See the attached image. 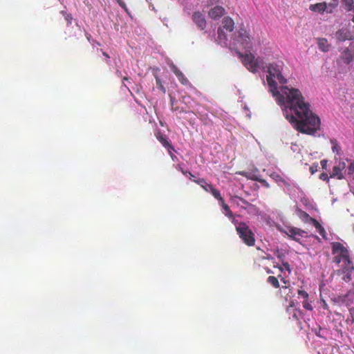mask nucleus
Instances as JSON below:
<instances>
[{
    "instance_id": "f257e3e1",
    "label": "nucleus",
    "mask_w": 354,
    "mask_h": 354,
    "mask_svg": "<svg viewBox=\"0 0 354 354\" xmlns=\"http://www.w3.org/2000/svg\"><path fill=\"white\" fill-rule=\"evenodd\" d=\"M267 82L270 90L278 104L281 106L283 115L292 127L302 133L313 135L320 127V119L310 109V104L304 101L301 91L295 88L281 86L278 90L277 79L280 84L287 80L282 75L281 66L276 64L268 66Z\"/></svg>"
},
{
    "instance_id": "f03ea898",
    "label": "nucleus",
    "mask_w": 354,
    "mask_h": 354,
    "mask_svg": "<svg viewBox=\"0 0 354 354\" xmlns=\"http://www.w3.org/2000/svg\"><path fill=\"white\" fill-rule=\"evenodd\" d=\"M331 250L333 255V262L337 265H339L342 262V265H348L353 263L351 259L350 252L347 248L339 242H332Z\"/></svg>"
},
{
    "instance_id": "7ed1b4c3",
    "label": "nucleus",
    "mask_w": 354,
    "mask_h": 354,
    "mask_svg": "<svg viewBox=\"0 0 354 354\" xmlns=\"http://www.w3.org/2000/svg\"><path fill=\"white\" fill-rule=\"evenodd\" d=\"M236 231L239 238L248 246H254L255 244L254 234L249 226L244 222H240L236 226Z\"/></svg>"
},
{
    "instance_id": "20e7f679",
    "label": "nucleus",
    "mask_w": 354,
    "mask_h": 354,
    "mask_svg": "<svg viewBox=\"0 0 354 354\" xmlns=\"http://www.w3.org/2000/svg\"><path fill=\"white\" fill-rule=\"evenodd\" d=\"M239 55L241 57L243 65L251 72L255 73L257 69L263 65V62L259 58H255L252 53L243 55L239 53Z\"/></svg>"
},
{
    "instance_id": "39448f33",
    "label": "nucleus",
    "mask_w": 354,
    "mask_h": 354,
    "mask_svg": "<svg viewBox=\"0 0 354 354\" xmlns=\"http://www.w3.org/2000/svg\"><path fill=\"white\" fill-rule=\"evenodd\" d=\"M332 301L335 305H344L351 308L350 306L354 303V290H350L344 295H337L332 299Z\"/></svg>"
},
{
    "instance_id": "423d86ee",
    "label": "nucleus",
    "mask_w": 354,
    "mask_h": 354,
    "mask_svg": "<svg viewBox=\"0 0 354 354\" xmlns=\"http://www.w3.org/2000/svg\"><path fill=\"white\" fill-rule=\"evenodd\" d=\"M354 271L353 263L342 265L341 268L337 271L338 274H342V279L345 282H349L352 279V273Z\"/></svg>"
},
{
    "instance_id": "0eeeda50",
    "label": "nucleus",
    "mask_w": 354,
    "mask_h": 354,
    "mask_svg": "<svg viewBox=\"0 0 354 354\" xmlns=\"http://www.w3.org/2000/svg\"><path fill=\"white\" fill-rule=\"evenodd\" d=\"M237 41L244 49H250L252 48L249 34L243 29L239 30Z\"/></svg>"
},
{
    "instance_id": "6e6552de",
    "label": "nucleus",
    "mask_w": 354,
    "mask_h": 354,
    "mask_svg": "<svg viewBox=\"0 0 354 354\" xmlns=\"http://www.w3.org/2000/svg\"><path fill=\"white\" fill-rule=\"evenodd\" d=\"M286 233L290 238L297 242L299 241V237H303L306 234L304 230L295 227L288 228Z\"/></svg>"
},
{
    "instance_id": "1a4fd4ad",
    "label": "nucleus",
    "mask_w": 354,
    "mask_h": 354,
    "mask_svg": "<svg viewBox=\"0 0 354 354\" xmlns=\"http://www.w3.org/2000/svg\"><path fill=\"white\" fill-rule=\"evenodd\" d=\"M192 20L199 29L203 30L206 28L207 22L205 16L201 12H194L192 15Z\"/></svg>"
},
{
    "instance_id": "9d476101",
    "label": "nucleus",
    "mask_w": 354,
    "mask_h": 354,
    "mask_svg": "<svg viewBox=\"0 0 354 354\" xmlns=\"http://www.w3.org/2000/svg\"><path fill=\"white\" fill-rule=\"evenodd\" d=\"M336 39L340 41L352 40L353 39L351 31L348 28H341L335 32Z\"/></svg>"
},
{
    "instance_id": "9b49d317",
    "label": "nucleus",
    "mask_w": 354,
    "mask_h": 354,
    "mask_svg": "<svg viewBox=\"0 0 354 354\" xmlns=\"http://www.w3.org/2000/svg\"><path fill=\"white\" fill-rule=\"evenodd\" d=\"M156 138L157 140L162 144V145L165 147L167 151H175L174 147L170 143V142L167 140L166 136L163 135L160 131H158L155 133Z\"/></svg>"
},
{
    "instance_id": "f8f14e48",
    "label": "nucleus",
    "mask_w": 354,
    "mask_h": 354,
    "mask_svg": "<svg viewBox=\"0 0 354 354\" xmlns=\"http://www.w3.org/2000/svg\"><path fill=\"white\" fill-rule=\"evenodd\" d=\"M225 14V9L220 6H216L211 8L208 12V15L213 19L221 17Z\"/></svg>"
},
{
    "instance_id": "ddd939ff",
    "label": "nucleus",
    "mask_w": 354,
    "mask_h": 354,
    "mask_svg": "<svg viewBox=\"0 0 354 354\" xmlns=\"http://www.w3.org/2000/svg\"><path fill=\"white\" fill-rule=\"evenodd\" d=\"M340 59L345 64H349L354 59V53L348 48H345L340 55Z\"/></svg>"
},
{
    "instance_id": "4468645a",
    "label": "nucleus",
    "mask_w": 354,
    "mask_h": 354,
    "mask_svg": "<svg viewBox=\"0 0 354 354\" xmlns=\"http://www.w3.org/2000/svg\"><path fill=\"white\" fill-rule=\"evenodd\" d=\"M221 28L228 32H232L234 28V22L232 18L230 17H225L222 21V27Z\"/></svg>"
},
{
    "instance_id": "2eb2a0df",
    "label": "nucleus",
    "mask_w": 354,
    "mask_h": 354,
    "mask_svg": "<svg viewBox=\"0 0 354 354\" xmlns=\"http://www.w3.org/2000/svg\"><path fill=\"white\" fill-rule=\"evenodd\" d=\"M327 8V4L325 2L317 3L315 4H311L309 6V9L312 12L324 13Z\"/></svg>"
},
{
    "instance_id": "dca6fc26",
    "label": "nucleus",
    "mask_w": 354,
    "mask_h": 354,
    "mask_svg": "<svg viewBox=\"0 0 354 354\" xmlns=\"http://www.w3.org/2000/svg\"><path fill=\"white\" fill-rule=\"evenodd\" d=\"M317 45L319 49L324 53L328 52L330 48V45L326 38H318Z\"/></svg>"
},
{
    "instance_id": "f3484780",
    "label": "nucleus",
    "mask_w": 354,
    "mask_h": 354,
    "mask_svg": "<svg viewBox=\"0 0 354 354\" xmlns=\"http://www.w3.org/2000/svg\"><path fill=\"white\" fill-rule=\"evenodd\" d=\"M227 37L223 28H218L217 42L221 46H227Z\"/></svg>"
},
{
    "instance_id": "a211bd4d",
    "label": "nucleus",
    "mask_w": 354,
    "mask_h": 354,
    "mask_svg": "<svg viewBox=\"0 0 354 354\" xmlns=\"http://www.w3.org/2000/svg\"><path fill=\"white\" fill-rule=\"evenodd\" d=\"M193 182L199 185L207 192H209L210 189L213 187L211 184L207 183L204 178L193 180Z\"/></svg>"
},
{
    "instance_id": "6ab92c4d",
    "label": "nucleus",
    "mask_w": 354,
    "mask_h": 354,
    "mask_svg": "<svg viewBox=\"0 0 354 354\" xmlns=\"http://www.w3.org/2000/svg\"><path fill=\"white\" fill-rule=\"evenodd\" d=\"M330 177L336 178L337 179H342L344 178L342 169L338 166L333 167Z\"/></svg>"
},
{
    "instance_id": "aec40b11",
    "label": "nucleus",
    "mask_w": 354,
    "mask_h": 354,
    "mask_svg": "<svg viewBox=\"0 0 354 354\" xmlns=\"http://www.w3.org/2000/svg\"><path fill=\"white\" fill-rule=\"evenodd\" d=\"M267 282L274 288H278L280 286L278 278L274 276H269L267 278Z\"/></svg>"
},
{
    "instance_id": "412c9836",
    "label": "nucleus",
    "mask_w": 354,
    "mask_h": 354,
    "mask_svg": "<svg viewBox=\"0 0 354 354\" xmlns=\"http://www.w3.org/2000/svg\"><path fill=\"white\" fill-rule=\"evenodd\" d=\"M209 192H211L214 197L216 198L220 202V203H223L224 200L221 196L220 192L218 189L212 187L209 191Z\"/></svg>"
},
{
    "instance_id": "4be33fe9",
    "label": "nucleus",
    "mask_w": 354,
    "mask_h": 354,
    "mask_svg": "<svg viewBox=\"0 0 354 354\" xmlns=\"http://www.w3.org/2000/svg\"><path fill=\"white\" fill-rule=\"evenodd\" d=\"M330 142L332 145V151L337 155H340L341 147L339 146L337 140L331 139Z\"/></svg>"
},
{
    "instance_id": "5701e85b",
    "label": "nucleus",
    "mask_w": 354,
    "mask_h": 354,
    "mask_svg": "<svg viewBox=\"0 0 354 354\" xmlns=\"http://www.w3.org/2000/svg\"><path fill=\"white\" fill-rule=\"evenodd\" d=\"M293 307H294V302L292 301H290L289 306L287 307L286 310H287V312H289L292 309L293 310L292 317L295 319L298 320L299 319L298 314H300L301 312L299 310L294 309Z\"/></svg>"
},
{
    "instance_id": "b1692460",
    "label": "nucleus",
    "mask_w": 354,
    "mask_h": 354,
    "mask_svg": "<svg viewBox=\"0 0 354 354\" xmlns=\"http://www.w3.org/2000/svg\"><path fill=\"white\" fill-rule=\"evenodd\" d=\"M349 315L346 319L348 324L352 325L354 324V307L348 308Z\"/></svg>"
},
{
    "instance_id": "393cba45",
    "label": "nucleus",
    "mask_w": 354,
    "mask_h": 354,
    "mask_svg": "<svg viewBox=\"0 0 354 354\" xmlns=\"http://www.w3.org/2000/svg\"><path fill=\"white\" fill-rule=\"evenodd\" d=\"M221 206L223 207V209L225 210V214L229 218L233 217V213L230 210V207L225 203L223 201V203H221Z\"/></svg>"
},
{
    "instance_id": "a878e982",
    "label": "nucleus",
    "mask_w": 354,
    "mask_h": 354,
    "mask_svg": "<svg viewBox=\"0 0 354 354\" xmlns=\"http://www.w3.org/2000/svg\"><path fill=\"white\" fill-rule=\"evenodd\" d=\"M342 3L345 6L346 10H353L354 5L353 0H342Z\"/></svg>"
},
{
    "instance_id": "bb28decb",
    "label": "nucleus",
    "mask_w": 354,
    "mask_h": 354,
    "mask_svg": "<svg viewBox=\"0 0 354 354\" xmlns=\"http://www.w3.org/2000/svg\"><path fill=\"white\" fill-rule=\"evenodd\" d=\"M170 100H171V109L173 111H179V112H184L183 109H180L178 106L176 105V101L174 97L170 96Z\"/></svg>"
},
{
    "instance_id": "cd10ccee",
    "label": "nucleus",
    "mask_w": 354,
    "mask_h": 354,
    "mask_svg": "<svg viewBox=\"0 0 354 354\" xmlns=\"http://www.w3.org/2000/svg\"><path fill=\"white\" fill-rule=\"evenodd\" d=\"M155 78L158 88L160 89L162 93H165L166 89L163 84H162L160 77L158 75H155Z\"/></svg>"
},
{
    "instance_id": "c85d7f7f",
    "label": "nucleus",
    "mask_w": 354,
    "mask_h": 354,
    "mask_svg": "<svg viewBox=\"0 0 354 354\" xmlns=\"http://www.w3.org/2000/svg\"><path fill=\"white\" fill-rule=\"evenodd\" d=\"M171 71L176 75V76L177 77L178 79L183 75V73L174 64H172L171 65Z\"/></svg>"
},
{
    "instance_id": "c756f323",
    "label": "nucleus",
    "mask_w": 354,
    "mask_h": 354,
    "mask_svg": "<svg viewBox=\"0 0 354 354\" xmlns=\"http://www.w3.org/2000/svg\"><path fill=\"white\" fill-rule=\"evenodd\" d=\"M115 1L120 5V6L124 9L125 12L127 14H128L129 15H130V12H129L125 3L122 0H115Z\"/></svg>"
},
{
    "instance_id": "7c9ffc66",
    "label": "nucleus",
    "mask_w": 354,
    "mask_h": 354,
    "mask_svg": "<svg viewBox=\"0 0 354 354\" xmlns=\"http://www.w3.org/2000/svg\"><path fill=\"white\" fill-rule=\"evenodd\" d=\"M303 307L305 309L308 310H313V306L308 302V299H304V301H303Z\"/></svg>"
},
{
    "instance_id": "2f4dec72",
    "label": "nucleus",
    "mask_w": 354,
    "mask_h": 354,
    "mask_svg": "<svg viewBox=\"0 0 354 354\" xmlns=\"http://www.w3.org/2000/svg\"><path fill=\"white\" fill-rule=\"evenodd\" d=\"M178 80L183 85H187V84H190L188 79L187 77H185V76L184 75L183 76H181L180 77H179Z\"/></svg>"
},
{
    "instance_id": "473e14b6",
    "label": "nucleus",
    "mask_w": 354,
    "mask_h": 354,
    "mask_svg": "<svg viewBox=\"0 0 354 354\" xmlns=\"http://www.w3.org/2000/svg\"><path fill=\"white\" fill-rule=\"evenodd\" d=\"M297 293L299 296L302 297L304 299H308V294L306 291L298 290Z\"/></svg>"
},
{
    "instance_id": "72a5a7b5",
    "label": "nucleus",
    "mask_w": 354,
    "mask_h": 354,
    "mask_svg": "<svg viewBox=\"0 0 354 354\" xmlns=\"http://www.w3.org/2000/svg\"><path fill=\"white\" fill-rule=\"evenodd\" d=\"M183 174L185 175V176H187L189 180H191L192 181H193V180H196L195 178V176L189 171H183Z\"/></svg>"
},
{
    "instance_id": "f704fd0d",
    "label": "nucleus",
    "mask_w": 354,
    "mask_h": 354,
    "mask_svg": "<svg viewBox=\"0 0 354 354\" xmlns=\"http://www.w3.org/2000/svg\"><path fill=\"white\" fill-rule=\"evenodd\" d=\"M271 177L272 178H274L275 180L277 181H281V182H284V180H283V178L277 174L276 173H274L271 175Z\"/></svg>"
},
{
    "instance_id": "c9c22d12",
    "label": "nucleus",
    "mask_w": 354,
    "mask_h": 354,
    "mask_svg": "<svg viewBox=\"0 0 354 354\" xmlns=\"http://www.w3.org/2000/svg\"><path fill=\"white\" fill-rule=\"evenodd\" d=\"M65 20L68 22V24H71L73 21V17L71 14H66L64 17Z\"/></svg>"
},
{
    "instance_id": "e433bc0d",
    "label": "nucleus",
    "mask_w": 354,
    "mask_h": 354,
    "mask_svg": "<svg viewBox=\"0 0 354 354\" xmlns=\"http://www.w3.org/2000/svg\"><path fill=\"white\" fill-rule=\"evenodd\" d=\"M348 174H354V160L350 163L348 167Z\"/></svg>"
},
{
    "instance_id": "4c0bfd02",
    "label": "nucleus",
    "mask_w": 354,
    "mask_h": 354,
    "mask_svg": "<svg viewBox=\"0 0 354 354\" xmlns=\"http://www.w3.org/2000/svg\"><path fill=\"white\" fill-rule=\"evenodd\" d=\"M317 168H318V165L317 163L316 164H313L310 167V171L312 174H315L317 171Z\"/></svg>"
},
{
    "instance_id": "58836bf2",
    "label": "nucleus",
    "mask_w": 354,
    "mask_h": 354,
    "mask_svg": "<svg viewBox=\"0 0 354 354\" xmlns=\"http://www.w3.org/2000/svg\"><path fill=\"white\" fill-rule=\"evenodd\" d=\"M318 232L322 236L323 239H327L326 232L323 227L318 231Z\"/></svg>"
},
{
    "instance_id": "ea45409f",
    "label": "nucleus",
    "mask_w": 354,
    "mask_h": 354,
    "mask_svg": "<svg viewBox=\"0 0 354 354\" xmlns=\"http://www.w3.org/2000/svg\"><path fill=\"white\" fill-rule=\"evenodd\" d=\"M258 181L259 183H261V185L267 188H268L270 186H269V184L268 183V182L264 180V179H258Z\"/></svg>"
},
{
    "instance_id": "a19ab883",
    "label": "nucleus",
    "mask_w": 354,
    "mask_h": 354,
    "mask_svg": "<svg viewBox=\"0 0 354 354\" xmlns=\"http://www.w3.org/2000/svg\"><path fill=\"white\" fill-rule=\"evenodd\" d=\"M319 178L322 180H328V176L326 173H322L319 175Z\"/></svg>"
},
{
    "instance_id": "79ce46f5",
    "label": "nucleus",
    "mask_w": 354,
    "mask_h": 354,
    "mask_svg": "<svg viewBox=\"0 0 354 354\" xmlns=\"http://www.w3.org/2000/svg\"><path fill=\"white\" fill-rule=\"evenodd\" d=\"M282 264H283V266L284 267V268L287 271H288V272H290L291 270H290L289 263L288 262H283Z\"/></svg>"
},
{
    "instance_id": "37998d69",
    "label": "nucleus",
    "mask_w": 354,
    "mask_h": 354,
    "mask_svg": "<svg viewBox=\"0 0 354 354\" xmlns=\"http://www.w3.org/2000/svg\"><path fill=\"white\" fill-rule=\"evenodd\" d=\"M102 55L104 56V58H105V61L107 64H110V61H109V55L105 53V52H102Z\"/></svg>"
},
{
    "instance_id": "c03bdc74",
    "label": "nucleus",
    "mask_w": 354,
    "mask_h": 354,
    "mask_svg": "<svg viewBox=\"0 0 354 354\" xmlns=\"http://www.w3.org/2000/svg\"><path fill=\"white\" fill-rule=\"evenodd\" d=\"M320 163H321L322 167L324 169H326V166H327V160H321Z\"/></svg>"
},
{
    "instance_id": "a18cd8bd",
    "label": "nucleus",
    "mask_w": 354,
    "mask_h": 354,
    "mask_svg": "<svg viewBox=\"0 0 354 354\" xmlns=\"http://www.w3.org/2000/svg\"><path fill=\"white\" fill-rule=\"evenodd\" d=\"M310 221L311 222V223L315 226H316L317 225H318L319 223L314 218H310Z\"/></svg>"
},
{
    "instance_id": "49530a36",
    "label": "nucleus",
    "mask_w": 354,
    "mask_h": 354,
    "mask_svg": "<svg viewBox=\"0 0 354 354\" xmlns=\"http://www.w3.org/2000/svg\"><path fill=\"white\" fill-rule=\"evenodd\" d=\"M239 198L243 204L246 205H251V204L248 201H247L245 199H244L243 198Z\"/></svg>"
},
{
    "instance_id": "de8ad7c7",
    "label": "nucleus",
    "mask_w": 354,
    "mask_h": 354,
    "mask_svg": "<svg viewBox=\"0 0 354 354\" xmlns=\"http://www.w3.org/2000/svg\"><path fill=\"white\" fill-rule=\"evenodd\" d=\"M173 151H168V153H169V156H171V159L174 160L175 158H176V156L173 154V153H172Z\"/></svg>"
},
{
    "instance_id": "09e8293b",
    "label": "nucleus",
    "mask_w": 354,
    "mask_h": 354,
    "mask_svg": "<svg viewBox=\"0 0 354 354\" xmlns=\"http://www.w3.org/2000/svg\"><path fill=\"white\" fill-rule=\"evenodd\" d=\"M302 216L306 218H310V216L308 213L305 212H302Z\"/></svg>"
},
{
    "instance_id": "8fccbe9b",
    "label": "nucleus",
    "mask_w": 354,
    "mask_h": 354,
    "mask_svg": "<svg viewBox=\"0 0 354 354\" xmlns=\"http://www.w3.org/2000/svg\"><path fill=\"white\" fill-rule=\"evenodd\" d=\"M281 279V280L283 281V283H286V281L284 277H283L281 274L278 276Z\"/></svg>"
},
{
    "instance_id": "3c124183",
    "label": "nucleus",
    "mask_w": 354,
    "mask_h": 354,
    "mask_svg": "<svg viewBox=\"0 0 354 354\" xmlns=\"http://www.w3.org/2000/svg\"><path fill=\"white\" fill-rule=\"evenodd\" d=\"M315 227L316 228V230H317V231H319V230L322 227V226L321 225V224H320V223H319L318 225H317L316 226H315Z\"/></svg>"
},
{
    "instance_id": "603ef678",
    "label": "nucleus",
    "mask_w": 354,
    "mask_h": 354,
    "mask_svg": "<svg viewBox=\"0 0 354 354\" xmlns=\"http://www.w3.org/2000/svg\"><path fill=\"white\" fill-rule=\"evenodd\" d=\"M275 268H278L281 272L283 271V268L280 266H274Z\"/></svg>"
},
{
    "instance_id": "864d4df0",
    "label": "nucleus",
    "mask_w": 354,
    "mask_h": 354,
    "mask_svg": "<svg viewBox=\"0 0 354 354\" xmlns=\"http://www.w3.org/2000/svg\"><path fill=\"white\" fill-rule=\"evenodd\" d=\"M60 13H61L64 17H65L66 14H68V13H67L66 11H64V10H62V11L60 12Z\"/></svg>"
},
{
    "instance_id": "5fc2aeb1",
    "label": "nucleus",
    "mask_w": 354,
    "mask_h": 354,
    "mask_svg": "<svg viewBox=\"0 0 354 354\" xmlns=\"http://www.w3.org/2000/svg\"><path fill=\"white\" fill-rule=\"evenodd\" d=\"M266 272H267V273H268V274H272V273H273V272H272L270 269H269V268H268V269H267Z\"/></svg>"
},
{
    "instance_id": "6e6d98bb",
    "label": "nucleus",
    "mask_w": 354,
    "mask_h": 354,
    "mask_svg": "<svg viewBox=\"0 0 354 354\" xmlns=\"http://www.w3.org/2000/svg\"><path fill=\"white\" fill-rule=\"evenodd\" d=\"M178 169L183 173V171H185L180 165L178 166Z\"/></svg>"
},
{
    "instance_id": "4d7b16f0",
    "label": "nucleus",
    "mask_w": 354,
    "mask_h": 354,
    "mask_svg": "<svg viewBox=\"0 0 354 354\" xmlns=\"http://www.w3.org/2000/svg\"><path fill=\"white\" fill-rule=\"evenodd\" d=\"M91 37V35L90 34H87L86 37H87L88 40H90Z\"/></svg>"
},
{
    "instance_id": "13d9d810",
    "label": "nucleus",
    "mask_w": 354,
    "mask_h": 354,
    "mask_svg": "<svg viewBox=\"0 0 354 354\" xmlns=\"http://www.w3.org/2000/svg\"><path fill=\"white\" fill-rule=\"evenodd\" d=\"M123 80H128V78H127V77H124L123 78Z\"/></svg>"
},
{
    "instance_id": "bf43d9fd",
    "label": "nucleus",
    "mask_w": 354,
    "mask_h": 354,
    "mask_svg": "<svg viewBox=\"0 0 354 354\" xmlns=\"http://www.w3.org/2000/svg\"><path fill=\"white\" fill-rule=\"evenodd\" d=\"M266 259H270V255H269V256H268V257H266Z\"/></svg>"
},
{
    "instance_id": "052dcab7",
    "label": "nucleus",
    "mask_w": 354,
    "mask_h": 354,
    "mask_svg": "<svg viewBox=\"0 0 354 354\" xmlns=\"http://www.w3.org/2000/svg\"><path fill=\"white\" fill-rule=\"evenodd\" d=\"M352 21L354 23V15H353V17L352 18Z\"/></svg>"
},
{
    "instance_id": "680f3d73",
    "label": "nucleus",
    "mask_w": 354,
    "mask_h": 354,
    "mask_svg": "<svg viewBox=\"0 0 354 354\" xmlns=\"http://www.w3.org/2000/svg\"><path fill=\"white\" fill-rule=\"evenodd\" d=\"M282 288H287L286 286H282Z\"/></svg>"
}]
</instances>
